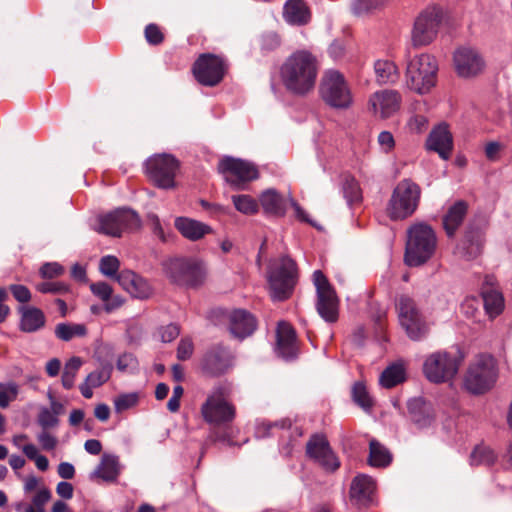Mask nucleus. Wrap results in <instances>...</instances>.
<instances>
[{
	"label": "nucleus",
	"instance_id": "1",
	"mask_svg": "<svg viewBox=\"0 0 512 512\" xmlns=\"http://www.w3.org/2000/svg\"><path fill=\"white\" fill-rule=\"evenodd\" d=\"M229 394L230 389L227 385L214 386L201 405L200 412L204 421L214 426L210 434L211 440L233 445L228 425L234 420L236 409L227 399Z\"/></svg>",
	"mask_w": 512,
	"mask_h": 512
},
{
	"label": "nucleus",
	"instance_id": "2",
	"mask_svg": "<svg viewBox=\"0 0 512 512\" xmlns=\"http://www.w3.org/2000/svg\"><path fill=\"white\" fill-rule=\"evenodd\" d=\"M318 76L317 58L307 50L292 53L280 67V78L285 89L293 95L311 92Z\"/></svg>",
	"mask_w": 512,
	"mask_h": 512
},
{
	"label": "nucleus",
	"instance_id": "3",
	"mask_svg": "<svg viewBox=\"0 0 512 512\" xmlns=\"http://www.w3.org/2000/svg\"><path fill=\"white\" fill-rule=\"evenodd\" d=\"M436 235L431 226L419 223L408 230L404 261L408 266L417 267L428 261L436 248Z\"/></svg>",
	"mask_w": 512,
	"mask_h": 512
},
{
	"label": "nucleus",
	"instance_id": "4",
	"mask_svg": "<svg viewBox=\"0 0 512 512\" xmlns=\"http://www.w3.org/2000/svg\"><path fill=\"white\" fill-rule=\"evenodd\" d=\"M421 197L418 184L410 179L401 180L394 188L386 207L388 217L393 220H404L416 211Z\"/></svg>",
	"mask_w": 512,
	"mask_h": 512
},
{
	"label": "nucleus",
	"instance_id": "5",
	"mask_svg": "<svg viewBox=\"0 0 512 512\" xmlns=\"http://www.w3.org/2000/svg\"><path fill=\"white\" fill-rule=\"evenodd\" d=\"M298 279L296 262L288 256L281 257L270 265L268 282L274 300L289 298Z\"/></svg>",
	"mask_w": 512,
	"mask_h": 512
},
{
	"label": "nucleus",
	"instance_id": "6",
	"mask_svg": "<svg viewBox=\"0 0 512 512\" xmlns=\"http://www.w3.org/2000/svg\"><path fill=\"white\" fill-rule=\"evenodd\" d=\"M464 359L461 351H437L428 355L423 363V373L432 383L440 384L452 380Z\"/></svg>",
	"mask_w": 512,
	"mask_h": 512
},
{
	"label": "nucleus",
	"instance_id": "7",
	"mask_svg": "<svg viewBox=\"0 0 512 512\" xmlns=\"http://www.w3.org/2000/svg\"><path fill=\"white\" fill-rule=\"evenodd\" d=\"M438 64L429 54H421L408 62L406 69V84L409 89L424 94L435 86Z\"/></svg>",
	"mask_w": 512,
	"mask_h": 512
},
{
	"label": "nucleus",
	"instance_id": "8",
	"mask_svg": "<svg viewBox=\"0 0 512 512\" xmlns=\"http://www.w3.org/2000/svg\"><path fill=\"white\" fill-rule=\"evenodd\" d=\"M395 306L399 323L411 340L419 341L428 335L429 326L412 297L399 295Z\"/></svg>",
	"mask_w": 512,
	"mask_h": 512
},
{
	"label": "nucleus",
	"instance_id": "9",
	"mask_svg": "<svg viewBox=\"0 0 512 512\" xmlns=\"http://www.w3.org/2000/svg\"><path fill=\"white\" fill-rule=\"evenodd\" d=\"M166 276L176 285L197 287L204 282L205 268L195 258H173L163 264Z\"/></svg>",
	"mask_w": 512,
	"mask_h": 512
},
{
	"label": "nucleus",
	"instance_id": "10",
	"mask_svg": "<svg viewBox=\"0 0 512 512\" xmlns=\"http://www.w3.org/2000/svg\"><path fill=\"white\" fill-rule=\"evenodd\" d=\"M320 95L327 105L336 109H347L353 102L345 77L337 70L325 72L320 84Z\"/></svg>",
	"mask_w": 512,
	"mask_h": 512
},
{
	"label": "nucleus",
	"instance_id": "11",
	"mask_svg": "<svg viewBox=\"0 0 512 512\" xmlns=\"http://www.w3.org/2000/svg\"><path fill=\"white\" fill-rule=\"evenodd\" d=\"M218 170L234 190H244L250 182L259 177V171L255 164L230 156L220 160Z\"/></svg>",
	"mask_w": 512,
	"mask_h": 512
},
{
	"label": "nucleus",
	"instance_id": "12",
	"mask_svg": "<svg viewBox=\"0 0 512 512\" xmlns=\"http://www.w3.org/2000/svg\"><path fill=\"white\" fill-rule=\"evenodd\" d=\"M496 381L494 358L489 354L479 355L469 366L464 385L473 394L489 390Z\"/></svg>",
	"mask_w": 512,
	"mask_h": 512
},
{
	"label": "nucleus",
	"instance_id": "13",
	"mask_svg": "<svg viewBox=\"0 0 512 512\" xmlns=\"http://www.w3.org/2000/svg\"><path fill=\"white\" fill-rule=\"evenodd\" d=\"M444 20L441 7L430 6L424 9L415 19L411 41L414 47H422L432 43L438 35Z\"/></svg>",
	"mask_w": 512,
	"mask_h": 512
},
{
	"label": "nucleus",
	"instance_id": "14",
	"mask_svg": "<svg viewBox=\"0 0 512 512\" xmlns=\"http://www.w3.org/2000/svg\"><path fill=\"white\" fill-rule=\"evenodd\" d=\"M141 221L138 214L128 208H118L97 217L94 230L111 237H120L124 231L136 230Z\"/></svg>",
	"mask_w": 512,
	"mask_h": 512
},
{
	"label": "nucleus",
	"instance_id": "15",
	"mask_svg": "<svg viewBox=\"0 0 512 512\" xmlns=\"http://www.w3.org/2000/svg\"><path fill=\"white\" fill-rule=\"evenodd\" d=\"M302 434V429L297 425H293L289 419L277 422L262 421L257 424L255 430L257 438L279 436L281 439L280 453L286 457L292 454L293 442L301 437Z\"/></svg>",
	"mask_w": 512,
	"mask_h": 512
},
{
	"label": "nucleus",
	"instance_id": "16",
	"mask_svg": "<svg viewBox=\"0 0 512 512\" xmlns=\"http://www.w3.org/2000/svg\"><path fill=\"white\" fill-rule=\"evenodd\" d=\"M488 221L484 217L472 219L457 246V253L466 260H473L481 255L485 241Z\"/></svg>",
	"mask_w": 512,
	"mask_h": 512
},
{
	"label": "nucleus",
	"instance_id": "17",
	"mask_svg": "<svg viewBox=\"0 0 512 512\" xmlns=\"http://www.w3.org/2000/svg\"><path fill=\"white\" fill-rule=\"evenodd\" d=\"M227 64L223 57L204 53L193 64L192 71L195 79L203 86L213 87L224 78Z\"/></svg>",
	"mask_w": 512,
	"mask_h": 512
},
{
	"label": "nucleus",
	"instance_id": "18",
	"mask_svg": "<svg viewBox=\"0 0 512 512\" xmlns=\"http://www.w3.org/2000/svg\"><path fill=\"white\" fill-rule=\"evenodd\" d=\"M313 282L317 291V312L326 322H336L338 319V299L335 291L320 270L314 271Z\"/></svg>",
	"mask_w": 512,
	"mask_h": 512
},
{
	"label": "nucleus",
	"instance_id": "19",
	"mask_svg": "<svg viewBox=\"0 0 512 512\" xmlns=\"http://www.w3.org/2000/svg\"><path fill=\"white\" fill-rule=\"evenodd\" d=\"M179 163L168 154L157 155L146 161V172L154 184L163 189L174 186V179Z\"/></svg>",
	"mask_w": 512,
	"mask_h": 512
},
{
	"label": "nucleus",
	"instance_id": "20",
	"mask_svg": "<svg viewBox=\"0 0 512 512\" xmlns=\"http://www.w3.org/2000/svg\"><path fill=\"white\" fill-rule=\"evenodd\" d=\"M306 454L328 473H333L340 468L339 458L332 450L326 436L322 434H314L310 437L306 444Z\"/></svg>",
	"mask_w": 512,
	"mask_h": 512
},
{
	"label": "nucleus",
	"instance_id": "21",
	"mask_svg": "<svg viewBox=\"0 0 512 512\" xmlns=\"http://www.w3.org/2000/svg\"><path fill=\"white\" fill-rule=\"evenodd\" d=\"M232 366L233 355L228 348L221 344L209 348L201 361L203 372L213 377L225 374Z\"/></svg>",
	"mask_w": 512,
	"mask_h": 512
},
{
	"label": "nucleus",
	"instance_id": "22",
	"mask_svg": "<svg viewBox=\"0 0 512 512\" xmlns=\"http://www.w3.org/2000/svg\"><path fill=\"white\" fill-rule=\"evenodd\" d=\"M455 70L462 78H471L480 74L485 62L480 53L471 47H460L453 56Z\"/></svg>",
	"mask_w": 512,
	"mask_h": 512
},
{
	"label": "nucleus",
	"instance_id": "23",
	"mask_svg": "<svg viewBox=\"0 0 512 512\" xmlns=\"http://www.w3.org/2000/svg\"><path fill=\"white\" fill-rule=\"evenodd\" d=\"M401 100V95L396 90L377 91L371 95L369 107L374 115L387 119L399 110Z\"/></svg>",
	"mask_w": 512,
	"mask_h": 512
},
{
	"label": "nucleus",
	"instance_id": "24",
	"mask_svg": "<svg viewBox=\"0 0 512 512\" xmlns=\"http://www.w3.org/2000/svg\"><path fill=\"white\" fill-rule=\"evenodd\" d=\"M228 329L239 340L251 336L257 329L255 316L245 309H234L227 314Z\"/></svg>",
	"mask_w": 512,
	"mask_h": 512
},
{
	"label": "nucleus",
	"instance_id": "25",
	"mask_svg": "<svg viewBox=\"0 0 512 512\" xmlns=\"http://www.w3.org/2000/svg\"><path fill=\"white\" fill-rule=\"evenodd\" d=\"M117 282L132 297L137 299H148L153 293L148 280L132 270H122L117 276Z\"/></svg>",
	"mask_w": 512,
	"mask_h": 512
},
{
	"label": "nucleus",
	"instance_id": "26",
	"mask_svg": "<svg viewBox=\"0 0 512 512\" xmlns=\"http://www.w3.org/2000/svg\"><path fill=\"white\" fill-rule=\"evenodd\" d=\"M426 147L428 150L438 153L444 160L450 157L453 149V138L446 124H440L430 132Z\"/></svg>",
	"mask_w": 512,
	"mask_h": 512
},
{
	"label": "nucleus",
	"instance_id": "27",
	"mask_svg": "<svg viewBox=\"0 0 512 512\" xmlns=\"http://www.w3.org/2000/svg\"><path fill=\"white\" fill-rule=\"evenodd\" d=\"M296 333L287 322H279L277 327V348L279 356L285 360L294 359L297 356Z\"/></svg>",
	"mask_w": 512,
	"mask_h": 512
},
{
	"label": "nucleus",
	"instance_id": "28",
	"mask_svg": "<svg viewBox=\"0 0 512 512\" xmlns=\"http://www.w3.org/2000/svg\"><path fill=\"white\" fill-rule=\"evenodd\" d=\"M174 226L184 238L193 242L201 240L213 232L210 225L184 216L177 217Z\"/></svg>",
	"mask_w": 512,
	"mask_h": 512
},
{
	"label": "nucleus",
	"instance_id": "29",
	"mask_svg": "<svg viewBox=\"0 0 512 512\" xmlns=\"http://www.w3.org/2000/svg\"><path fill=\"white\" fill-rule=\"evenodd\" d=\"M20 315L19 329L25 333H35L46 325L44 312L35 306H21L18 309Z\"/></svg>",
	"mask_w": 512,
	"mask_h": 512
},
{
	"label": "nucleus",
	"instance_id": "30",
	"mask_svg": "<svg viewBox=\"0 0 512 512\" xmlns=\"http://www.w3.org/2000/svg\"><path fill=\"white\" fill-rule=\"evenodd\" d=\"M376 490L375 480L366 474L357 475L351 483L350 497L357 504L368 505L372 501V495Z\"/></svg>",
	"mask_w": 512,
	"mask_h": 512
},
{
	"label": "nucleus",
	"instance_id": "31",
	"mask_svg": "<svg viewBox=\"0 0 512 512\" xmlns=\"http://www.w3.org/2000/svg\"><path fill=\"white\" fill-rule=\"evenodd\" d=\"M468 212V203L464 200H457L450 205L443 216V228L448 237L455 236L462 225Z\"/></svg>",
	"mask_w": 512,
	"mask_h": 512
},
{
	"label": "nucleus",
	"instance_id": "32",
	"mask_svg": "<svg viewBox=\"0 0 512 512\" xmlns=\"http://www.w3.org/2000/svg\"><path fill=\"white\" fill-rule=\"evenodd\" d=\"M283 17L291 25L303 26L311 19V12L304 0H288L283 7Z\"/></svg>",
	"mask_w": 512,
	"mask_h": 512
},
{
	"label": "nucleus",
	"instance_id": "33",
	"mask_svg": "<svg viewBox=\"0 0 512 512\" xmlns=\"http://www.w3.org/2000/svg\"><path fill=\"white\" fill-rule=\"evenodd\" d=\"M407 406L409 416L418 428H426L433 423V410L422 398L409 400Z\"/></svg>",
	"mask_w": 512,
	"mask_h": 512
},
{
	"label": "nucleus",
	"instance_id": "34",
	"mask_svg": "<svg viewBox=\"0 0 512 512\" xmlns=\"http://www.w3.org/2000/svg\"><path fill=\"white\" fill-rule=\"evenodd\" d=\"M260 204L266 214L284 216L287 209L285 198L275 189H267L260 196Z\"/></svg>",
	"mask_w": 512,
	"mask_h": 512
},
{
	"label": "nucleus",
	"instance_id": "35",
	"mask_svg": "<svg viewBox=\"0 0 512 512\" xmlns=\"http://www.w3.org/2000/svg\"><path fill=\"white\" fill-rule=\"evenodd\" d=\"M406 380V369L402 362H395L387 366L379 377V384L391 389Z\"/></svg>",
	"mask_w": 512,
	"mask_h": 512
},
{
	"label": "nucleus",
	"instance_id": "36",
	"mask_svg": "<svg viewBox=\"0 0 512 512\" xmlns=\"http://www.w3.org/2000/svg\"><path fill=\"white\" fill-rule=\"evenodd\" d=\"M120 474L119 458L112 454H104L93 475L106 482H114Z\"/></svg>",
	"mask_w": 512,
	"mask_h": 512
},
{
	"label": "nucleus",
	"instance_id": "37",
	"mask_svg": "<svg viewBox=\"0 0 512 512\" xmlns=\"http://www.w3.org/2000/svg\"><path fill=\"white\" fill-rule=\"evenodd\" d=\"M376 80L379 84H393L399 79L398 68L390 60H377L374 63Z\"/></svg>",
	"mask_w": 512,
	"mask_h": 512
},
{
	"label": "nucleus",
	"instance_id": "38",
	"mask_svg": "<svg viewBox=\"0 0 512 512\" xmlns=\"http://www.w3.org/2000/svg\"><path fill=\"white\" fill-rule=\"evenodd\" d=\"M484 308L490 317H496L504 308V299L502 294L492 288H487L482 291Z\"/></svg>",
	"mask_w": 512,
	"mask_h": 512
},
{
	"label": "nucleus",
	"instance_id": "39",
	"mask_svg": "<svg viewBox=\"0 0 512 512\" xmlns=\"http://www.w3.org/2000/svg\"><path fill=\"white\" fill-rule=\"evenodd\" d=\"M392 461V455L381 443L371 440L369 444L368 462L373 467H386Z\"/></svg>",
	"mask_w": 512,
	"mask_h": 512
},
{
	"label": "nucleus",
	"instance_id": "40",
	"mask_svg": "<svg viewBox=\"0 0 512 512\" xmlns=\"http://www.w3.org/2000/svg\"><path fill=\"white\" fill-rule=\"evenodd\" d=\"M55 336L62 341L68 342L75 337H84L87 335V328L80 323H58L54 330Z\"/></svg>",
	"mask_w": 512,
	"mask_h": 512
},
{
	"label": "nucleus",
	"instance_id": "41",
	"mask_svg": "<svg viewBox=\"0 0 512 512\" xmlns=\"http://www.w3.org/2000/svg\"><path fill=\"white\" fill-rule=\"evenodd\" d=\"M342 193L349 206L359 204L362 201V190L358 181L350 176L346 175L342 181Z\"/></svg>",
	"mask_w": 512,
	"mask_h": 512
},
{
	"label": "nucleus",
	"instance_id": "42",
	"mask_svg": "<svg viewBox=\"0 0 512 512\" xmlns=\"http://www.w3.org/2000/svg\"><path fill=\"white\" fill-rule=\"evenodd\" d=\"M83 364V361L78 356L71 357L64 365L61 383L63 388L70 390L75 385L76 376Z\"/></svg>",
	"mask_w": 512,
	"mask_h": 512
},
{
	"label": "nucleus",
	"instance_id": "43",
	"mask_svg": "<svg viewBox=\"0 0 512 512\" xmlns=\"http://www.w3.org/2000/svg\"><path fill=\"white\" fill-rule=\"evenodd\" d=\"M498 455L495 451L486 445H478L471 453L472 465L492 466L497 462Z\"/></svg>",
	"mask_w": 512,
	"mask_h": 512
},
{
	"label": "nucleus",
	"instance_id": "44",
	"mask_svg": "<svg viewBox=\"0 0 512 512\" xmlns=\"http://www.w3.org/2000/svg\"><path fill=\"white\" fill-rule=\"evenodd\" d=\"M235 209L245 215H253L258 212L259 204L256 199L247 194H238L231 197Z\"/></svg>",
	"mask_w": 512,
	"mask_h": 512
},
{
	"label": "nucleus",
	"instance_id": "45",
	"mask_svg": "<svg viewBox=\"0 0 512 512\" xmlns=\"http://www.w3.org/2000/svg\"><path fill=\"white\" fill-rule=\"evenodd\" d=\"M119 268L120 261L116 256L106 255L100 259L99 270L106 277L112 278L117 281Z\"/></svg>",
	"mask_w": 512,
	"mask_h": 512
},
{
	"label": "nucleus",
	"instance_id": "46",
	"mask_svg": "<svg viewBox=\"0 0 512 512\" xmlns=\"http://www.w3.org/2000/svg\"><path fill=\"white\" fill-rule=\"evenodd\" d=\"M352 396L355 403H357L364 410L367 411L372 408V398L370 397L367 388L363 383L357 382L354 384L352 389Z\"/></svg>",
	"mask_w": 512,
	"mask_h": 512
},
{
	"label": "nucleus",
	"instance_id": "47",
	"mask_svg": "<svg viewBox=\"0 0 512 512\" xmlns=\"http://www.w3.org/2000/svg\"><path fill=\"white\" fill-rule=\"evenodd\" d=\"M112 370L113 366L108 363L103 365L101 369L89 373L85 380L94 388L100 387L110 379Z\"/></svg>",
	"mask_w": 512,
	"mask_h": 512
},
{
	"label": "nucleus",
	"instance_id": "48",
	"mask_svg": "<svg viewBox=\"0 0 512 512\" xmlns=\"http://www.w3.org/2000/svg\"><path fill=\"white\" fill-rule=\"evenodd\" d=\"M139 402V394L137 392L120 394L114 399V408L117 413H122L130 408L135 407Z\"/></svg>",
	"mask_w": 512,
	"mask_h": 512
},
{
	"label": "nucleus",
	"instance_id": "49",
	"mask_svg": "<svg viewBox=\"0 0 512 512\" xmlns=\"http://www.w3.org/2000/svg\"><path fill=\"white\" fill-rule=\"evenodd\" d=\"M19 392L18 385L14 382L6 384L1 383L0 387V407L7 408L10 402L17 398Z\"/></svg>",
	"mask_w": 512,
	"mask_h": 512
},
{
	"label": "nucleus",
	"instance_id": "50",
	"mask_svg": "<svg viewBox=\"0 0 512 512\" xmlns=\"http://www.w3.org/2000/svg\"><path fill=\"white\" fill-rule=\"evenodd\" d=\"M37 291L43 294H65L68 293L69 285L62 281H46L36 286Z\"/></svg>",
	"mask_w": 512,
	"mask_h": 512
},
{
	"label": "nucleus",
	"instance_id": "51",
	"mask_svg": "<svg viewBox=\"0 0 512 512\" xmlns=\"http://www.w3.org/2000/svg\"><path fill=\"white\" fill-rule=\"evenodd\" d=\"M387 1L388 0H355L352 9L354 14L363 15L382 7Z\"/></svg>",
	"mask_w": 512,
	"mask_h": 512
},
{
	"label": "nucleus",
	"instance_id": "52",
	"mask_svg": "<svg viewBox=\"0 0 512 512\" xmlns=\"http://www.w3.org/2000/svg\"><path fill=\"white\" fill-rule=\"evenodd\" d=\"M38 424L44 429L54 428L59 424V418L50 409L44 407L37 417Z\"/></svg>",
	"mask_w": 512,
	"mask_h": 512
},
{
	"label": "nucleus",
	"instance_id": "53",
	"mask_svg": "<svg viewBox=\"0 0 512 512\" xmlns=\"http://www.w3.org/2000/svg\"><path fill=\"white\" fill-rule=\"evenodd\" d=\"M64 267L57 262H48L41 266L40 275L45 279H52L64 274Z\"/></svg>",
	"mask_w": 512,
	"mask_h": 512
},
{
	"label": "nucleus",
	"instance_id": "54",
	"mask_svg": "<svg viewBox=\"0 0 512 512\" xmlns=\"http://www.w3.org/2000/svg\"><path fill=\"white\" fill-rule=\"evenodd\" d=\"M90 290L94 296H96L103 302L109 300L113 293L112 287L108 283L103 281L92 283L90 285Z\"/></svg>",
	"mask_w": 512,
	"mask_h": 512
},
{
	"label": "nucleus",
	"instance_id": "55",
	"mask_svg": "<svg viewBox=\"0 0 512 512\" xmlns=\"http://www.w3.org/2000/svg\"><path fill=\"white\" fill-rule=\"evenodd\" d=\"M194 351V345L191 338H182L177 347V358L181 361L188 360Z\"/></svg>",
	"mask_w": 512,
	"mask_h": 512
},
{
	"label": "nucleus",
	"instance_id": "56",
	"mask_svg": "<svg viewBox=\"0 0 512 512\" xmlns=\"http://www.w3.org/2000/svg\"><path fill=\"white\" fill-rule=\"evenodd\" d=\"M13 297L20 303H27L31 300L30 290L21 284H12L9 287Z\"/></svg>",
	"mask_w": 512,
	"mask_h": 512
},
{
	"label": "nucleus",
	"instance_id": "57",
	"mask_svg": "<svg viewBox=\"0 0 512 512\" xmlns=\"http://www.w3.org/2000/svg\"><path fill=\"white\" fill-rule=\"evenodd\" d=\"M116 366L117 369L121 372L135 369L137 366V359L131 353H123L118 357Z\"/></svg>",
	"mask_w": 512,
	"mask_h": 512
},
{
	"label": "nucleus",
	"instance_id": "58",
	"mask_svg": "<svg viewBox=\"0 0 512 512\" xmlns=\"http://www.w3.org/2000/svg\"><path fill=\"white\" fill-rule=\"evenodd\" d=\"M146 40L152 45H158L162 43L164 37L159 27L155 24H149L145 28Z\"/></svg>",
	"mask_w": 512,
	"mask_h": 512
},
{
	"label": "nucleus",
	"instance_id": "59",
	"mask_svg": "<svg viewBox=\"0 0 512 512\" xmlns=\"http://www.w3.org/2000/svg\"><path fill=\"white\" fill-rule=\"evenodd\" d=\"M180 334V327L171 323L160 329L161 340L165 343L172 342Z\"/></svg>",
	"mask_w": 512,
	"mask_h": 512
},
{
	"label": "nucleus",
	"instance_id": "60",
	"mask_svg": "<svg viewBox=\"0 0 512 512\" xmlns=\"http://www.w3.org/2000/svg\"><path fill=\"white\" fill-rule=\"evenodd\" d=\"M428 120L424 115H414L408 121L410 131L421 133L427 129Z\"/></svg>",
	"mask_w": 512,
	"mask_h": 512
},
{
	"label": "nucleus",
	"instance_id": "61",
	"mask_svg": "<svg viewBox=\"0 0 512 512\" xmlns=\"http://www.w3.org/2000/svg\"><path fill=\"white\" fill-rule=\"evenodd\" d=\"M37 440L40 443L42 449L46 451L54 450L57 446V438L46 430L38 434Z\"/></svg>",
	"mask_w": 512,
	"mask_h": 512
},
{
	"label": "nucleus",
	"instance_id": "62",
	"mask_svg": "<svg viewBox=\"0 0 512 512\" xmlns=\"http://www.w3.org/2000/svg\"><path fill=\"white\" fill-rule=\"evenodd\" d=\"M184 389L181 385L173 388V394L167 403V408L170 412H177L180 408V399L183 396Z\"/></svg>",
	"mask_w": 512,
	"mask_h": 512
},
{
	"label": "nucleus",
	"instance_id": "63",
	"mask_svg": "<svg viewBox=\"0 0 512 512\" xmlns=\"http://www.w3.org/2000/svg\"><path fill=\"white\" fill-rule=\"evenodd\" d=\"M51 491L43 487L33 497L32 504L38 509H44V505L51 499Z\"/></svg>",
	"mask_w": 512,
	"mask_h": 512
},
{
	"label": "nucleus",
	"instance_id": "64",
	"mask_svg": "<svg viewBox=\"0 0 512 512\" xmlns=\"http://www.w3.org/2000/svg\"><path fill=\"white\" fill-rule=\"evenodd\" d=\"M378 143L385 153H389L395 146L394 137L389 131H382L378 135Z\"/></svg>",
	"mask_w": 512,
	"mask_h": 512
}]
</instances>
